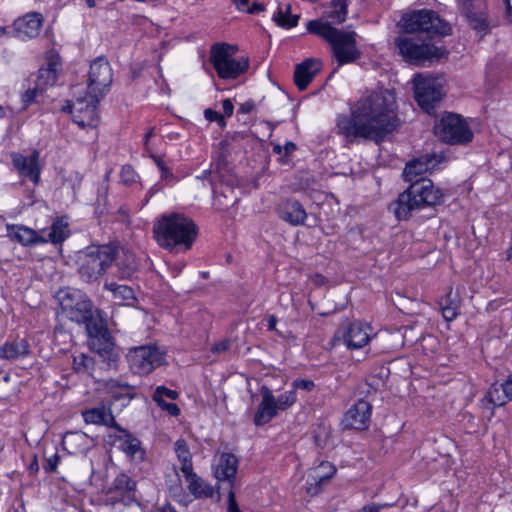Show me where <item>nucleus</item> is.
I'll use <instances>...</instances> for the list:
<instances>
[{
	"label": "nucleus",
	"instance_id": "obj_43",
	"mask_svg": "<svg viewBox=\"0 0 512 512\" xmlns=\"http://www.w3.org/2000/svg\"><path fill=\"white\" fill-rule=\"evenodd\" d=\"M95 361L93 357L80 353L73 357V369L77 373L92 375Z\"/></svg>",
	"mask_w": 512,
	"mask_h": 512
},
{
	"label": "nucleus",
	"instance_id": "obj_10",
	"mask_svg": "<svg viewBox=\"0 0 512 512\" xmlns=\"http://www.w3.org/2000/svg\"><path fill=\"white\" fill-rule=\"evenodd\" d=\"M395 45L406 60L415 64L439 60L448 54L444 47H437L424 41L420 42L414 37H398L395 40Z\"/></svg>",
	"mask_w": 512,
	"mask_h": 512
},
{
	"label": "nucleus",
	"instance_id": "obj_19",
	"mask_svg": "<svg viewBox=\"0 0 512 512\" xmlns=\"http://www.w3.org/2000/svg\"><path fill=\"white\" fill-rule=\"evenodd\" d=\"M443 160V156L437 154H426L409 161L403 171V178L406 182L418 181L423 174L434 169Z\"/></svg>",
	"mask_w": 512,
	"mask_h": 512
},
{
	"label": "nucleus",
	"instance_id": "obj_41",
	"mask_svg": "<svg viewBox=\"0 0 512 512\" xmlns=\"http://www.w3.org/2000/svg\"><path fill=\"white\" fill-rule=\"evenodd\" d=\"M439 306L444 319L448 322L454 320L459 314V301L456 297H452L451 291L439 301Z\"/></svg>",
	"mask_w": 512,
	"mask_h": 512
},
{
	"label": "nucleus",
	"instance_id": "obj_33",
	"mask_svg": "<svg viewBox=\"0 0 512 512\" xmlns=\"http://www.w3.org/2000/svg\"><path fill=\"white\" fill-rule=\"evenodd\" d=\"M508 399L503 384H492L482 399V407L489 411V416L494 415L496 407L503 406Z\"/></svg>",
	"mask_w": 512,
	"mask_h": 512
},
{
	"label": "nucleus",
	"instance_id": "obj_61",
	"mask_svg": "<svg viewBox=\"0 0 512 512\" xmlns=\"http://www.w3.org/2000/svg\"><path fill=\"white\" fill-rule=\"evenodd\" d=\"M263 10H264V6L262 4L254 3L251 7L248 8L247 12L250 14H255V13H258Z\"/></svg>",
	"mask_w": 512,
	"mask_h": 512
},
{
	"label": "nucleus",
	"instance_id": "obj_5",
	"mask_svg": "<svg viewBox=\"0 0 512 512\" xmlns=\"http://www.w3.org/2000/svg\"><path fill=\"white\" fill-rule=\"evenodd\" d=\"M117 251L111 245L92 246L80 257L79 274L87 282L97 280L114 262Z\"/></svg>",
	"mask_w": 512,
	"mask_h": 512
},
{
	"label": "nucleus",
	"instance_id": "obj_32",
	"mask_svg": "<svg viewBox=\"0 0 512 512\" xmlns=\"http://www.w3.org/2000/svg\"><path fill=\"white\" fill-rule=\"evenodd\" d=\"M30 352V345L25 338L8 340L0 346V359L15 360L25 357Z\"/></svg>",
	"mask_w": 512,
	"mask_h": 512
},
{
	"label": "nucleus",
	"instance_id": "obj_38",
	"mask_svg": "<svg viewBox=\"0 0 512 512\" xmlns=\"http://www.w3.org/2000/svg\"><path fill=\"white\" fill-rule=\"evenodd\" d=\"M57 80V63L49 62L46 67L38 70L35 84L41 90L55 84Z\"/></svg>",
	"mask_w": 512,
	"mask_h": 512
},
{
	"label": "nucleus",
	"instance_id": "obj_59",
	"mask_svg": "<svg viewBox=\"0 0 512 512\" xmlns=\"http://www.w3.org/2000/svg\"><path fill=\"white\" fill-rule=\"evenodd\" d=\"M504 389L509 399H512V378H509L504 383Z\"/></svg>",
	"mask_w": 512,
	"mask_h": 512
},
{
	"label": "nucleus",
	"instance_id": "obj_50",
	"mask_svg": "<svg viewBox=\"0 0 512 512\" xmlns=\"http://www.w3.org/2000/svg\"><path fill=\"white\" fill-rule=\"evenodd\" d=\"M293 387L295 389H302V390H305V391H311L315 387V384H314V382L312 380L296 379L293 382Z\"/></svg>",
	"mask_w": 512,
	"mask_h": 512
},
{
	"label": "nucleus",
	"instance_id": "obj_6",
	"mask_svg": "<svg viewBox=\"0 0 512 512\" xmlns=\"http://www.w3.org/2000/svg\"><path fill=\"white\" fill-rule=\"evenodd\" d=\"M237 49L228 43H216L211 47L210 62L221 79H236L248 68L247 59H235Z\"/></svg>",
	"mask_w": 512,
	"mask_h": 512
},
{
	"label": "nucleus",
	"instance_id": "obj_42",
	"mask_svg": "<svg viewBox=\"0 0 512 512\" xmlns=\"http://www.w3.org/2000/svg\"><path fill=\"white\" fill-rule=\"evenodd\" d=\"M300 16L299 15H291V6L287 5L285 11L279 9L274 15L273 20L277 23L278 26L283 28H292L298 24Z\"/></svg>",
	"mask_w": 512,
	"mask_h": 512
},
{
	"label": "nucleus",
	"instance_id": "obj_26",
	"mask_svg": "<svg viewBox=\"0 0 512 512\" xmlns=\"http://www.w3.org/2000/svg\"><path fill=\"white\" fill-rule=\"evenodd\" d=\"M321 70V62L318 59L309 58L296 65L294 82L300 91H304L316 74Z\"/></svg>",
	"mask_w": 512,
	"mask_h": 512
},
{
	"label": "nucleus",
	"instance_id": "obj_45",
	"mask_svg": "<svg viewBox=\"0 0 512 512\" xmlns=\"http://www.w3.org/2000/svg\"><path fill=\"white\" fill-rule=\"evenodd\" d=\"M179 394L175 390H171L165 386H158L154 394L152 396L153 401H159L160 399L169 398L171 400H176Z\"/></svg>",
	"mask_w": 512,
	"mask_h": 512
},
{
	"label": "nucleus",
	"instance_id": "obj_21",
	"mask_svg": "<svg viewBox=\"0 0 512 512\" xmlns=\"http://www.w3.org/2000/svg\"><path fill=\"white\" fill-rule=\"evenodd\" d=\"M372 406L365 400H358L344 415L342 424L346 429L364 430L368 427Z\"/></svg>",
	"mask_w": 512,
	"mask_h": 512
},
{
	"label": "nucleus",
	"instance_id": "obj_12",
	"mask_svg": "<svg viewBox=\"0 0 512 512\" xmlns=\"http://www.w3.org/2000/svg\"><path fill=\"white\" fill-rule=\"evenodd\" d=\"M87 331L91 348L109 366L115 365L119 359V353L108 329L102 323H88Z\"/></svg>",
	"mask_w": 512,
	"mask_h": 512
},
{
	"label": "nucleus",
	"instance_id": "obj_3",
	"mask_svg": "<svg viewBox=\"0 0 512 512\" xmlns=\"http://www.w3.org/2000/svg\"><path fill=\"white\" fill-rule=\"evenodd\" d=\"M443 198V192L430 179L421 177L410 183L390 207L398 220H407L413 211L439 205Z\"/></svg>",
	"mask_w": 512,
	"mask_h": 512
},
{
	"label": "nucleus",
	"instance_id": "obj_17",
	"mask_svg": "<svg viewBox=\"0 0 512 512\" xmlns=\"http://www.w3.org/2000/svg\"><path fill=\"white\" fill-rule=\"evenodd\" d=\"M371 327L360 321L343 322L334 338L342 341L350 350L360 349L370 341Z\"/></svg>",
	"mask_w": 512,
	"mask_h": 512
},
{
	"label": "nucleus",
	"instance_id": "obj_57",
	"mask_svg": "<svg viewBox=\"0 0 512 512\" xmlns=\"http://www.w3.org/2000/svg\"><path fill=\"white\" fill-rule=\"evenodd\" d=\"M282 148H283V155L289 156L296 150V145H295V143L288 141L285 143L284 146H282Z\"/></svg>",
	"mask_w": 512,
	"mask_h": 512
},
{
	"label": "nucleus",
	"instance_id": "obj_39",
	"mask_svg": "<svg viewBox=\"0 0 512 512\" xmlns=\"http://www.w3.org/2000/svg\"><path fill=\"white\" fill-rule=\"evenodd\" d=\"M349 0H332L325 11V16L335 24H341L346 20Z\"/></svg>",
	"mask_w": 512,
	"mask_h": 512
},
{
	"label": "nucleus",
	"instance_id": "obj_44",
	"mask_svg": "<svg viewBox=\"0 0 512 512\" xmlns=\"http://www.w3.org/2000/svg\"><path fill=\"white\" fill-rule=\"evenodd\" d=\"M276 406L279 411H284L296 402V393L294 390L285 391L275 398Z\"/></svg>",
	"mask_w": 512,
	"mask_h": 512
},
{
	"label": "nucleus",
	"instance_id": "obj_31",
	"mask_svg": "<svg viewBox=\"0 0 512 512\" xmlns=\"http://www.w3.org/2000/svg\"><path fill=\"white\" fill-rule=\"evenodd\" d=\"M116 266L118 269V276L121 279H129L133 276L138 268V261L134 253L125 249H118L116 247Z\"/></svg>",
	"mask_w": 512,
	"mask_h": 512
},
{
	"label": "nucleus",
	"instance_id": "obj_8",
	"mask_svg": "<svg viewBox=\"0 0 512 512\" xmlns=\"http://www.w3.org/2000/svg\"><path fill=\"white\" fill-rule=\"evenodd\" d=\"M435 135L449 144H467L473 139V132L467 121L459 114L447 112L434 125Z\"/></svg>",
	"mask_w": 512,
	"mask_h": 512
},
{
	"label": "nucleus",
	"instance_id": "obj_30",
	"mask_svg": "<svg viewBox=\"0 0 512 512\" xmlns=\"http://www.w3.org/2000/svg\"><path fill=\"white\" fill-rule=\"evenodd\" d=\"M82 417L87 424L105 425L114 429L119 426L112 415L110 408L106 406H99L84 410L82 412Z\"/></svg>",
	"mask_w": 512,
	"mask_h": 512
},
{
	"label": "nucleus",
	"instance_id": "obj_4",
	"mask_svg": "<svg viewBox=\"0 0 512 512\" xmlns=\"http://www.w3.org/2000/svg\"><path fill=\"white\" fill-rule=\"evenodd\" d=\"M306 28L310 33L324 38L329 43L332 55L339 66L360 58L361 51L357 47L354 31H342L320 20H310Z\"/></svg>",
	"mask_w": 512,
	"mask_h": 512
},
{
	"label": "nucleus",
	"instance_id": "obj_40",
	"mask_svg": "<svg viewBox=\"0 0 512 512\" xmlns=\"http://www.w3.org/2000/svg\"><path fill=\"white\" fill-rule=\"evenodd\" d=\"M174 450L178 460L181 462L182 473H188L193 470L192 455L184 439H178L174 444Z\"/></svg>",
	"mask_w": 512,
	"mask_h": 512
},
{
	"label": "nucleus",
	"instance_id": "obj_52",
	"mask_svg": "<svg viewBox=\"0 0 512 512\" xmlns=\"http://www.w3.org/2000/svg\"><path fill=\"white\" fill-rule=\"evenodd\" d=\"M227 512H240L233 487H230L228 492V511Z\"/></svg>",
	"mask_w": 512,
	"mask_h": 512
},
{
	"label": "nucleus",
	"instance_id": "obj_7",
	"mask_svg": "<svg viewBox=\"0 0 512 512\" xmlns=\"http://www.w3.org/2000/svg\"><path fill=\"white\" fill-rule=\"evenodd\" d=\"M401 22L405 32L426 33L429 37L434 35L445 36L451 31L449 24L431 10L407 13L402 17Z\"/></svg>",
	"mask_w": 512,
	"mask_h": 512
},
{
	"label": "nucleus",
	"instance_id": "obj_46",
	"mask_svg": "<svg viewBox=\"0 0 512 512\" xmlns=\"http://www.w3.org/2000/svg\"><path fill=\"white\" fill-rule=\"evenodd\" d=\"M120 177L125 185H130L136 181L137 174L132 166L125 165L121 169Z\"/></svg>",
	"mask_w": 512,
	"mask_h": 512
},
{
	"label": "nucleus",
	"instance_id": "obj_9",
	"mask_svg": "<svg viewBox=\"0 0 512 512\" xmlns=\"http://www.w3.org/2000/svg\"><path fill=\"white\" fill-rule=\"evenodd\" d=\"M62 312L76 323L92 322V302L81 291L76 289H61L57 293Z\"/></svg>",
	"mask_w": 512,
	"mask_h": 512
},
{
	"label": "nucleus",
	"instance_id": "obj_53",
	"mask_svg": "<svg viewBox=\"0 0 512 512\" xmlns=\"http://www.w3.org/2000/svg\"><path fill=\"white\" fill-rule=\"evenodd\" d=\"M106 386L107 388H109L110 390H113V389H120L122 391L121 395H124L127 393V390L129 389V385L126 384V383H120L119 381L117 380H114V379H110L107 383H106Z\"/></svg>",
	"mask_w": 512,
	"mask_h": 512
},
{
	"label": "nucleus",
	"instance_id": "obj_48",
	"mask_svg": "<svg viewBox=\"0 0 512 512\" xmlns=\"http://www.w3.org/2000/svg\"><path fill=\"white\" fill-rule=\"evenodd\" d=\"M204 116L208 121L217 122L222 127L226 125L224 116L211 108L204 111Z\"/></svg>",
	"mask_w": 512,
	"mask_h": 512
},
{
	"label": "nucleus",
	"instance_id": "obj_64",
	"mask_svg": "<svg viewBox=\"0 0 512 512\" xmlns=\"http://www.w3.org/2000/svg\"><path fill=\"white\" fill-rule=\"evenodd\" d=\"M507 16L512 22V0H506Z\"/></svg>",
	"mask_w": 512,
	"mask_h": 512
},
{
	"label": "nucleus",
	"instance_id": "obj_18",
	"mask_svg": "<svg viewBox=\"0 0 512 512\" xmlns=\"http://www.w3.org/2000/svg\"><path fill=\"white\" fill-rule=\"evenodd\" d=\"M136 482L126 474H119L112 482L106 493V500L115 506H128L136 501Z\"/></svg>",
	"mask_w": 512,
	"mask_h": 512
},
{
	"label": "nucleus",
	"instance_id": "obj_63",
	"mask_svg": "<svg viewBox=\"0 0 512 512\" xmlns=\"http://www.w3.org/2000/svg\"><path fill=\"white\" fill-rule=\"evenodd\" d=\"M158 512H177L171 504H165L158 509Z\"/></svg>",
	"mask_w": 512,
	"mask_h": 512
},
{
	"label": "nucleus",
	"instance_id": "obj_20",
	"mask_svg": "<svg viewBox=\"0 0 512 512\" xmlns=\"http://www.w3.org/2000/svg\"><path fill=\"white\" fill-rule=\"evenodd\" d=\"M39 152L33 151L29 156L20 153H12L11 160L20 177L28 178L34 184H38L41 167L39 165Z\"/></svg>",
	"mask_w": 512,
	"mask_h": 512
},
{
	"label": "nucleus",
	"instance_id": "obj_35",
	"mask_svg": "<svg viewBox=\"0 0 512 512\" xmlns=\"http://www.w3.org/2000/svg\"><path fill=\"white\" fill-rule=\"evenodd\" d=\"M184 477L188 483L190 493L196 498H208L213 496V487L195 474L193 470L184 473Z\"/></svg>",
	"mask_w": 512,
	"mask_h": 512
},
{
	"label": "nucleus",
	"instance_id": "obj_58",
	"mask_svg": "<svg viewBox=\"0 0 512 512\" xmlns=\"http://www.w3.org/2000/svg\"><path fill=\"white\" fill-rule=\"evenodd\" d=\"M160 172H161V179H163V180L173 179L174 178L172 171L167 166L162 168L160 170Z\"/></svg>",
	"mask_w": 512,
	"mask_h": 512
},
{
	"label": "nucleus",
	"instance_id": "obj_56",
	"mask_svg": "<svg viewBox=\"0 0 512 512\" xmlns=\"http://www.w3.org/2000/svg\"><path fill=\"white\" fill-rule=\"evenodd\" d=\"M255 109V104L253 101H246L242 103L239 107V112L243 114L251 113Z\"/></svg>",
	"mask_w": 512,
	"mask_h": 512
},
{
	"label": "nucleus",
	"instance_id": "obj_25",
	"mask_svg": "<svg viewBox=\"0 0 512 512\" xmlns=\"http://www.w3.org/2000/svg\"><path fill=\"white\" fill-rule=\"evenodd\" d=\"M261 396L262 400L254 416V423L256 426H262L268 423L277 416L279 412L276 406L275 397L268 387L263 386L261 388Z\"/></svg>",
	"mask_w": 512,
	"mask_h": 512
},
{
	"label": "nucleus",
	"instance_id": "obj_13",
	"mask_svg": "<svg viewBox=\"0 0 512 512\" xmlns=\"http://www.w3.org/2000/svg\"><path fill=\"white\" fill-rule=\"evenodd\" d=\"M113 80V73L109 62L104 57L96 58L90 65L88 73V95L94 101H100L108 92Z\"/></svg>",
	"mask_w": 512,
	"mask_h": 512
},
{
	"label": "nucleus",
	"instance_id": "obj_28",
	"mask_svg": "<svg viewBox=\"0 0 512 512\" xmlns=\"http://www.w3.org/2000/svg\"><path fill=\"white\" fill-rule=\"evenodd\" d=\"M7 236L23 246L46 243L47 239L35 230L23 225H7Z\"/></svg>",
	"mask_w": 512,
	"mask_h": 512
},
{
	"label": "nucleus",
	"instance_id": "obj_37",
	"mask_svg": "<svg viewBox=\"0 0 512 512\" xmlns=\"http://www.w3.org/2000/svg\"><path fill=\"white\" fill-rule=\"evenodd\" d=\"M69 232L68 223L64 219L58 218L52 223L50 230L41 235L47 239V242L58 244L69 236Z\"/></svg>",
	"mask_w": 512,
	"mask_h": 512
},
{
	"label": "nucleus",
	"instance_id": "obj_23",
	"mask_svg": "<svg viewBox=\"0 0 512 512\" xmlns=\"http://www.w3.org/2000/svg\"><path fill=\"white\" fill-rule=\"evenodd\" d=\"M116 430L119 432L115 438L119 442L118 448L131 460L142 462L145 458V451L141 447L140 440L120 426Z\"/></svg>",
	"mask_w": 512,
	"mask_h": 512
},
{
	"label": "nucleus",
	"instance_id": "obj_51",
	"mask_svg": "<svg viewBox=\"0 0 512 512\" xmlns=\"http://www.w3.org/2000/svg\"><path fill=\"white\" fill-rule=\"evenodd\" d=\"M43 90L39 89L37 87V85L35 84V87L32 88V89H28L24 94H23V102L25 103V105H29L30 103H32L33 101H35L36 99V96L39 92H42Z\"/></svg>",
	"mask_w": 512,
	"mask_h": 512
},
{
	"label": "nucleus",
	"instance_id": "obj_49",
	"mask_svg": "<svg viewBox=\"0 0 512 512\" xmlns=\"http://www.w3.org/2000/svg\"><path fill=\"white\" fill-rule=\"evenodd\" d=\"M59 461L60 457L58 456V454H53L52 456L46 459L45 464L43 465L44 470L48 473L55 472L59 464Z\"/></svg>",
	"mask_w": 512,
	"mask_h": 512
},
{
	"label": "nucleus",
	"instance_id": "obj_47",
	"mask_svg": "<svg viewBox=\"0 0 512 512\" xmlns=\"http://www.w3.org/2000/svg\"><path fill=\"white\" fill-rule=\"evenodd\" d=\"M157 405L171 416H178L180 414V408L175 403H168L164 399L155 401Z\"/></svg>",
	"mask_w": 512,
	"mask_h": 512
},
{
	"label": "nucleus",
	"instance_id": "obj_27",
	"mask_svg": "<svg viewBox=\"0 0 512 512\" xmlns=\"http://www.w3.org/2000/svg\"><path fill=\"white\" fill-rule=\"evenodd\" d=\"M237 471L238 458L231 453H222L214 466V476L219 481H228L230 487H233Z\"/></svg>",
	"mask_w": 512,
	"mask_h": 512
},
{
	"label": "nucleus",
	"instance_id": "obj_15",
	"mask_svg": "<svg viewBox=\"0 0 512 512\" xmlns=\"http://www.w3.org/2000/svg\"><path fill=\"white\" fill-rule=\"evenodd\" d=\"M100 101H94V97L88 95L85 98H77L76 102H67L63 106L64 112L72 114L73 121L82 129L95 128L99 123L97 105Z\"/></svg>",
	"mask_w": 512,
	"mask_h": 512
},
{
	"label": "nucleus",
	"instance_id": "obj_24",
	"mask_svg": "<svg viewBox=\"0 0 512 512\" xmlns=\"http://www.w3.org/2000/svg\"><path fill=\"white\" fill-rule=\"evenodd\" d=\"M335 473L336 468L328 461H321L319 465L311 468L308 473V492L311 495L319 493L322 485L329 481Z\"/></svg>",
	"mask_w": 512,
	"mask_h": 512
},
{
	"label": "nucleus",
	"instance_id": "obj_60",
	"mask_svg": "<svg viewBox=\"0 0 512 512\" xmlns=\"http://www.w3.org/2000/svg\"><path fill=\"white\" fill-rule=\"evenodd\" d=\"M381 505L379 504H372L369 506L363 507L359 512H380Z\"/></svg>",
	"mask_w": 512,
	"mask_h": 512
},
{
	"label": "nucleus",
	"instance_id": "obj_34",
	"mask_svg": "<svg viewBox=\"0 0 512 512\" xmlns=\"http://www.w3.org/2000/svg\"><path fill=\"white\" fill-rule=\"evenodd\" d=\"M63 449L69 454L84 452L89 446V438L83 432H67L61 442Z\"/></svg>",
	"mask_w": 512,
	"mask_h": 512
},
{
	"label": "nucleus",
	"instance_id": "obj_11",
	"mask_svg": "<svg viewBox=\"0 0 512 512\" xmlns=\"http://www.w3.org/2000/svg\"><path fill=\"white\" fill-rule=\"evenodd\" d=\"M415 99L427 113H432L435 104L444 96L442 79L431 75L417 74L413 78Z\"/></svg>",
	"mask_w": 512,
	"mask_h": 512
},
{
	"label": "nucleus",
	"instance_id": "obj_36",
	"mask_svg": "<svg viewBox=\"0 0 512 512\" xmlns=\"http://www.w3.org/2000/svg\"><path fill=\"white\" fill-rule=\"evenodd\" d=\"M104 289L110 291L112 293L113 300L118 303L131 304L136 300L134 290L128 285L118 284L113 281H106L104 283Z\"/></svg>",
	"mask_w": 512,
	"mask_h": 512
},
{
	"label": "nucleus",
	"instance_id": "obj_2",
	"mask_svg": "<svg viewBox=\"0 0 512 512\" xmlns=\"http://www.w3.org/2000/svg\"><path fill=\"white\" fill-rule=\"evenodd\" d=\"M153 232L157 243L168 250H189L198 235L194 221L180 213L163 215L154 225Z\"/></svg>",
	"mask_w": 512,
	"mask_h": 512
},
{
	"label": "nucleus",
	"instance_id": "obj_16",
	"mask_svg": "<svg viewBox=\"0 0 512 512\" xmlns=\"http://www.w3.org/2000/svg\"><path fill=\"white\" fill-rule=\"evenodd\" d=\"M460 13L468 25L479 33L486 34L490 29L486 0H457Z\"/></svg>",
	"mask_w": 512,
	"mask_h": 512
},
{
	"label": "nucleus",
	"instance_id": "obj_14",
	"mask_svg": "<svg viewBox=\"0 0 512 512\" xmlns=\"http://www.w3.org/2000/svg\"><path fill=\"white\" fill-rule=\"evenodd\" d=\"M165 355L155 346L131 348L127 354L130 368L137 374H148L163 364Z\"/></svg>",
	"mask_w": 512,
	"mask_h": 512
},
{
	"label": "nucleus",
	"instance_id": "obj_1",
	"mask_svg": "<svg viewBox=\"0 0 512 512\" xmlns=\"http://www.w3.org/2000/svg\"><path fill=\"white\" fill-rule=\"evenodd\" d=\"M398 123L395 93L389 89H378L361 97L351 107L349 116L341 115L337 127L350 140H377L392 132Z\"/></svg>",
	"mask_w": 512,
	"mask_h": 512
},
{
	"label": "nucleus",
	"instance_id": "obj_55",
	"mask_svg": "<svg viewBox=\"0 0 512 512\" xmlns=\"http://www.w3.org/2000/svg\"><path fill=\"white\" fill-rule=\"evenodd\" d=\"M223 116L230 117L233 114L234 106L230 99H225L222 102Z\"/></svg>",
	"mask_w": 512,
	"mask_h": 512
},
{
	"label": "nucleus",
	"instance_id": "obj_54",
	"mask_svg": "<svg viewBox=\"0 0 512 512\" xmlns=\"http://www.w3.org/2000/svg\"><path fill=\"white\" fill-rule=\"evenodd\" d=\"M229 347H230V341L229 340H223L221 342L215 343L211 347V351L213 353H222V352L227 351L229 349Z\"/></svg>",
	"mask_w": 512,
	"mask_h": 512
},
{
	"label": "nucleus",
	"instance_id": "obj_29",
	"mask_svg": "<svg viewBox=\"0 0 512 512\" xmlns=\"http://www.w3.org/2000/svg\"><path fill=\"white\" fill-rule=\"evenodd\" d=\"M279 216L289 224L299 226L304 224L307 213L299 201L289 199L280 205Z\"/></svg>",
	"mask_w": 512,
	"mask_h": 512
},
{
	"label": "nucleus",
	"instance_id": "obj_62",
	"mask_svg": "<svg viewBox=\"0 0 512 512\" xmlns=\"http://www.w3.org/2000/svg\"><path fill=\"white\" fill-rule=\"evenodd\" d=\"M151 158L153 159V161L155 162V164L157 165L159 170H161L162 168H164L166 166L164 161L162 160V158L160 156L151 155Z\"/></svg>",
	"mask_w": 512,
	"mask_h": 512
},
{
	"label": "nucleus",
	"instance_id": "obj_22",
	"mask_svg": "<svg viewBox=\"0 0 512 512\" xmlns=\"http://www.w3.org/2000/svg\"><path fill=\"white\" fill-rule=\"evenodd\" d=\"M44 18L38 12H31L16 19L13 23L15 36L20 40H29L39 35Z\"/></svg>",
	"mask_w": 512,
	"mask_h": 512
}]
</instances>
